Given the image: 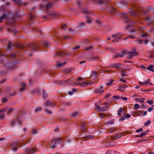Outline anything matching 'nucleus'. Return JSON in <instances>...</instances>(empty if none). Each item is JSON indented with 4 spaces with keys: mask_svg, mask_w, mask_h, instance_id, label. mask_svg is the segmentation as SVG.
<instances>
[{
    "mask_svg": "<svg viewBox=\"0 0 154 154\" xmlns=\"http://www.w3.org/2000/svg\"><path fill=\"white\" fill-rule=\"evenodd\" d=\"M43 45L46 48L49 47L48 43L46 42H33L32 43L28 44V46L31 49L29 50L31 52L36 51L39 48H41V45Z\"/></svg>",
    "mask_w": 154,
    "mask_h": 154,
    "instance_id": "f257e3e1",
    "label": "nucleus"
},
{
    "mask_svg": "<svg viewBox=\"0 0 154 154\" xmlns=\"http://www.w3.org/2000/svg\"><path fill=\"white\" fill-rule=\"evenodd\" d=\"M70 54V53H68L65 51H57V53L55 54L54 56H57L59 57H63L64 56L66 57L69 56Z\"/></svg>",
    "mask_w": 154,
    "mask_h": 154,
    "instance_id": "f03ea898",
    "label": "nucleus"
},
{
    "mask_svg": "<svg viewBox=\"0 0 154 154\" xmlns=\"http://www.w3.org/2000/svg\"><path fill=\"white\" fill-rule=\"evenodd\" d=\"M110 1V0H106V1L103 0H93V2L94 4L97 3L99 5H102L103 4L106 5L108 4V2Z\"/></svg>",
    "mask_w": 154,
    "mask_h": 154,
    "instance_id": "7ed1b4c3",
    "label": "nucleus"
},
{
    "mask_svg": "<svg viewBox=\"0 0 154 154\" xmlns=\"http://www.w3.org/2000/svg\"><path fill=\"white\" fill-rule=\"evenodd\" d=\"M121 17L125 19V20L124 21V22L125 23L132 22V21L129 19L127 13H122V14Z\"/></svg>",
    "mask_w": 154,
    "mask_h": 154,
    "instance_id": "20e7f679",
    "label": "nucleus"
},
{
    "mask_svg": "<svg viewBox=\"0 0 154 154\" xmlns=\"http://www.w3.org/2000/svg\"><path fill=\"white\" fill-rule=\"evenodd\" d=\"M63 137H59L58 138L53 139H52L51 142L55 144V145L59 144L61 143H63V141H61V140H63Z\"/></svg>",
    "mask_w": 154,
    "mask_h": 154,
    "instance_id": "39448f33",
    "label": "nucleus"
},
{
    "mask_svg": "<svg viewBox=\"0 0 154 154\" xmlns=\"http://www.w3.org/2000/svg\"><path fill=\"white\" fill-rule=\"evenodd\" d=\"M105 10L109 13L113 14L116 12V9L112 7H107L105 8Z\"/></svg>",
    "mask_w": 154,
    "mask_h": 154,
    "instance_id": "423d86ee",
    "label": "nucleus"
},
{
    "mask_svg": "<svg viewBox=\"0 0 154 154\" xmlns=\"http://www.w3.org/2000/svg\"><path fill=\"white\" fill-rule=\"evenodd\" d=\"M16 4H17L19 6H21L22 5L25 6L26 5L27 2L23 3L21 0H12Z\"/></svg>",
    "mask_w": 154,
    "mask_h": 154,
    "instance_id": "0eeeda50",
    "label": "nucleus"
},
{
    "mask_svg": "<svg viewBox=\"0 0 154 154\" xmlns=\"http://www.w3.org/2000/svg\"><path fill=\"white\" fill-rule=\"evenodd\" d=\"M12 146L11 147L12 150L14 152L17 151V149L20 147V146H19V144L16 142L12 144Z\"/></svg>",
    "mask_w": 154,
    "mask_h": 154,
    "instance_id": "6e6552de",
    "label": "nucleus"
},
{
    "mask_svg": "<svg viewBox=\"0 0 154 154\" xmlns=\"http://www.w3.org/2000/svg\"><path fill=\"white\" fill-rule=\"evenodd\" d=\"M122 136V135L121 134V133H119L115 135L113 137L111 136L110 137L112 140H115L120 138Z\"/></svg>",
    "mask_w": 154,
    "mask_h": 154,
    "instance_id": "1a4fd4ad",
    "label": "nucleus"
},
{
    "mask_svg": "<svg viewBox=\"0 0 154 154\" xmlns=\"http://www.w3.org/2000/svg\"><path fill=\"white\" fill-rule=\"evenodd\" d=\"M127 54L129 56L130 58H131L133 56L137 55V53L136 52L129 51L127 52Z\"/></svg>",
    "mask_w": 154,
    "mask_h": 154,
    "instance_id": "9d476101",
    "label": "nucleus"
},
{
    "mask_svg": "<svg viewBox=\"0 0 154 154\" xmlns=\"http://www.w3.org/2000/svg\"><path fill=\"white\" fill-rule=\"evenodd\" d=\"M121 64L120 63H113L111 65V66L112 67L115 68L117 69H120Z\"/></svg>",
    "mask_w": 154,
    "mask_h": 154,
    "instance_id": "9b49d317",
    "label": "nucleus"
},
{
    "mask_svg": "<svg viewBox=\"0 0 154 154\" xmlns=\"http://www.w3.org/2000/svg\"><path fill=\"white\" fill-rule=\"evenodd\" d=\"M56 83L58 84H62L63 85L69 84V83H67V81L66 80H62L60 81H58L56 82Z\"/></svg>",
    "mask_w": 154,
    "mask_h": 154,
    "instance_id": "f8f14e48",
    "label": "nucleus"
},
{
    "mask_svg": "<svg viewBox=\"0 0 154 154\" xmlns=\"http://www.w3.org/2000/svg\"><path fill=\"white\" fill-rule=\"evenodd\" d=\"M92 84V83H90L87 81H86V82H84L82 83H81L80 84V85L82 87H85L86 86L88 85H90Z\"/></svg>",
    "mask_w": 154,
    "mask_h": 154,
    "instance_id": "ddd939ff",
    "label": "nucleus"
},
{
    "mask_svg": "<svg viewBox=\"0 0 154 154\" xmlns=\"http://www.w3.org/2000/svg\"><path fill=\"white\" fill-rule=\"evenodd\" d=\"M108 109V108L107 106L105 108H101L100 106L98 107H97V109L100 112L104 111L105 110H107Z\"/></svg>",
    "mask_w": 154,
    "mask_h": 154,
    "instance_id": "4468645a",
    "label": "nucleus"
},
{
    "mask_svg": "<svg viewBox=\"0 0 154 154\" xmlns=\"http://www.w3.org/2000/svg\"><path fill=\"white\" fill-rule=\"evenodd\" d=\"M12 44H11V42H10L8 45L7 46V50H11L13 49V48H14L15 45H14V46H12Z\"/></svg>",
    "mask_w": 154,
    "mask_h": 154,
    "instance_id": "2eb2a0df",
    "label": "nucleus"
},
{
    "mask_svg": "<svg viewBox=\"0 0 154 154\" xmlns=\"http://www.w3.org/2000/svg\"><path fill=\"white\" fill-rule=\"evenodd\" d=\"M127 87V86L125 84H123L119 86V91H123L125 88Z\"/></svg>",
    "mask_w": 154,
    "mask_h": 154,
    "instance_id": "dca6fc26",
    "label": "nucleus"
},
{
    "mask_svg": "<svg viewBox=\"0 0 154 154\" xmlns=\"http://www.w3.org/2000/svg\"><path fill=\"white\" fill-rule=\"evenodd\" d=\"M154 66L152 65H150L147 68V69L151 72H154Z\"/></svg>",
    "mask_w": 154,
    "mask_h": 154,
    "instance_id": "f3484780",
    "label": "nucleus"
},
{
    "mask_svg": "<svg viewBox=\"0 0 154 154\" xmlns=\"http://www.w3.org/2000/svg\"><path fill=\"white\" fill-rule=\"evenodd\" d=\"M35 152V149L33 148L30 149H29L27 152L29 154H32Z\"/></svg>",
    "mask_w": 154,
    "mask_h": 154,
    "instance_id": "a211bd4d",
    "label": "nucleus"
},
{
    "mask_svg": "<svg viewBox=\"0 0 154 154\" xmlns=\"http://www.w3.org/2000/svg\"><path fill=\"white\" fill-rule=\"evenodd\" d=\"M26 87V84L25 83H21V88L20 89V91H23L25 90L26 89L25 88Z\"/></svg>",
    "mask_w": 154,
    "mask_h": 154,
    "instance_id": "6ab92c4d",
    "label": "nucleus"
},
{
    "mask_svg": "<svg viewBox=\"0 0 154 154\" xmlns=\"http://www.w3.org/2000/svg\"><path fill=\"white\" fill-rule=\"evenodd\" d=\"M120 99V97L119 96L115 95L109 99V101L110 102H111L112 100H116L117 99Z\"/></svg>",
    "mask_w": 154,
    "mask_h": 154,
    "instance_id": "aec40b11",
    "label": "nucleus"
},
{
    "mask_svg": "<svg viewBox=\"0 0 154 154\" xmlns=\"http://www.w3.org/2000/svg\"><path fill=\"white\" fill-rule=\"evenodd\" d=\"M95 91L97 93H98L100 94L103 93L104 92V90L102 89H101L97 88L95 89Z\"/></svg>",
    "mask_w": 154,
    "mask_h": 154,
    "instance_id": "412c9836",
    "label": "nucleus"
},
{
    "mask_svg": "<svg viewBox=\"0 0 154 154\" xmlns=\"http://www.w3.org/2000/svg\"><path fill=\"white\" fill-rule=\"evenodd\" d=\"M119 54L120 56H120V57H123L125 54H127V51L125 50H122L121 52L119 53Z\"/></svg>",
    "mask_w": 154,
    "mask_h": 154,
    "instance_id": "4be33fe9",
    "label": "nucleus"
},
{
    "mask_svg": "<svg viewBox=\"0 0 154 154\" xmlns=\"http://www.w3.org/2000/svg\"><path fill=\"white\" fill-rule=\"evenodd\" d=\"M48 14L49 15V17L52 18L53 19L56 16H57V14H56V13L52 14V13H48Z\"/></svg>",
    "mask_w": 154,
    "mask_h": 154,
    "instance_id": "5701e85b",
    "label": "nucleus"
},
{
    "mask_svg": "<svg viewBox=\"0 0 154 154\" xmlns=\"http://www.w3.org/2000/svg\"><path fill=\"white\" fill-rule=\"evenodd\" d=\"M94 138V136L92 135H88L84 137V139L86 140L91 139Z\"/></svg>",
    "mask_w": 154,
    "mask_h": 154,
    "instance_id": "b1692460",
    "label": "nucleus"
},
{
    "mask_svg": "<svg viewBox=\"0 0 154 154\" xmlns=\"http://www.w3.org/2000/svg\"><path fill=\"white\" fill-rule=\"evenodd\" d=\"M86 125V124L85 123L82 122V125L81 127V129L83 131H85V125Z\"/></svg>",
    "mask_w": 154,
    "mask_h": 154,
    "instance_id": "393cba45",
    "label": "nucleus"
},
{
    "mask_svg": "<svg viewBox=\"0 0 154 154\" xmlns=\"http://www.w3.org/2000/svg\"><path fill=\"white\" fill-rule=\"evenodd\" d=\"M53 4H51V3H49L47 4L46 5V6L45 7L46 9H50L51 8L52 6L53 5Z\"/></svg>",
    "mask_w": 154,
    "mask_h": 154,
    "instance_id": "a878e982",
    "label": "nucleus"
},
{
    "mask_svg": "<svg viewBox=\"0 0 154 154\" xmlns=\"http://www.w3.org/2000/svg\"><path fill=\"white\" fill-rule=\"evenodd\" d=\"M8 16H9V14L8 13H4L2 16L0 17L2 19H5Z\"/></svg>",
    "mask_w": 154,
    "mask_h": 154,
    "instance_id": "bb28decb",
    "label": "nucleus"
},
{
    "mask_svg": "<svg viewBox=\"0 0 154 154\" xmlns=\"http://www.w3.org/2000/svg\"><path fill=\"white\" fill-rule=\"evenodd\" d=\"M82 11L83 13H85L86 14H90V12L87 9L85 8L83 9Z\"/></svg>",
    "mask_w": 154,
    "mask_h": 154,
    "instance_id": "cd10ccee",
    "label": "nucleus"
},
{
    "mask_svg": "<svg viewBox=\"0 0 154 154\" xmlns=\"http://www.w3.org/2000/svg\"><path fill=\"white\" fill-rule=\"evenodd\" d=\"M42 110V108L41 107H39L36 108L35 110V112H38L41 111Z\"/></svg>",
    "mask_w": 154,
    "mask_h": 154,
    "instance_id": "c85d7f7f",
    "label": "nucleus"
},
{
    "mask_svg": "<svg viewBox=\"0 0 154 154\" xmlns=\"http://www.w3.org/2000/svg\"><path fill=\"white\" fill-rule=\"evenodd\" d=\"M136 41L138 42L139 44L142 45L143 42V39H139L138 40Z\"/></svg>",
    "mask_w": 154,
    "mask_h": 154,
    "instance_id": "c756f323",
    "label": "nucleus"
},
{
    "mask_svg": "<svg viewBox=\"0 0 154 154\" xmlns=\"http://www.w3.org/2000/svg\"><path fill=\"white\" fill-rule=\"evenodd\" d=\"M66 63L67 62H65L63 63H58L57 64V66L58 67H60L62 66H63L65 65L66 64Z\"/></svg>",
    "mask_w": 154,
    "mask_h": 154,
    "instance_id": "7c9ffc66",
    "label": "nucleus"
},
{
    "mask_svg": "<svg viewBox=\"0 0 154 154\" xmlns=\"http://www.w3.org/2000/svg\"><path fill=\"white\" fill-rule=\"evenodd\" d=\"M42 92L43 93V97L45 98L47 97V94L45 92V91L44 90H43L42 91Z\"/></svg>",
    "mask_w": 154,
    "mask_h": 154,
    "instance_id": "2f4dec72",
    "label": "nucleus"
},
{
    "mask_svg": "<svg viewBox=\"0 0 154 154\" xmlns=\"http://www.w3.org/2000/svg\"><path fill=\"white\" fill-rule=\"evenodd\" d=\"M51 101L49 100H48L46 102H45V104L44 105L45 106H49V105H50V103H51Z\"/></svg>",
    "mask_w": 154,
    "mask_h": 154,
    "instance_id": "473e14b6",
    "label": "nucleus"
},
{
    "mask_svg": "<svg viewBox=\"0 0 154 154\" xmlns=\"http://www.w3.org/2000/svg\"><path fill=\"white\" fill-rule=\"evenodd\" d=\"M72 71V70H70L68 68L64 69H63V71L66 73H68Z\"/></svg>",
    "mask_w": 154,
    "mask_h": 154,
    "instance_id": "72a5a7b5",
    "label": "nucleus"
},
{
    "mask_svg": "<svg viewBox=\"0 0 154 154\" xmlns=\"http://www.w3.org/2000/svg\"><path fill=\"white\" fill-rule=\"evenodd\" d=\"M115 130V128L112 127L109 129V132L110 133H112L114 132Z\"/></svg>",
    "mask_w": 154,
    "mask_h": 154,
    "instance_id": "f704fd0d",
    "label": "nucleus"
},
{
    "mask_svg": "<svg viewBox=\"0 0 154 154\" xmlns=\"http://www.w3.org/2000/svg\"><path fill=\"white\" fill-rule=\"evenodd\" d=\"M125 72V71L124 70L121 71V73L122 74V76H125L128 75V74H127V73Z\"/></svg>",
    "mask_w": 154,
    "mask_h": 154,
    "instance_id": "c9c22d12",
    "label": "nucleus"
},
{
    "mask_svg": "<svg viewBox=\"0 0 154 154\" xmlns=\"http://www.w3.org/2000/svg\"><path fill=\"white\" fill-rule=\"evenodd\" d=\"M122 111V107H120L119 108L117 114L118 116H120L121 115V112Z\"/></svg>",
    "mask_w": 154,
    "mask_h": 154,
    "instance_id": "e433bc0d",
    "label": "nucleus"
},
{
    "mask_svg": "<svg viewBox=\"0 0 154 154\" xmlns=\"http://www.w3.org/2000/svg\"><path fill=\"white\" fill-rule=\"evenodd\" d=\"M6 10V7L5 5H3L0 8V11H4Z\"/></svg>",
    "mask_w": 154,
    "mask_h": 154,
    "instance_id": "4c0bfd02",
    "label": "nucleus"
},
{
    "mask_svg": "<svg viewBox=\"0 0 154 154\" xmlns=\"http://www.w3.org/2000/svg\"><path fill=\"white\" fill-rule=\"evenodd\" d=\"M151 123V122L149 120H148L146 122H145L144 124V126H146L150 124Z\"/></svg>",
    "mask_w": 154,
    "mask_h": 154,
    "instance_id": "58836bf2",
    "label": "nucleus"
},
{
    "mask_svg": "<svg viewBox=\"0 0 154 154\" xmlns=\"http://www.w3.org/2000/svg\"><path fill=\"white\" fill-rule=\"evenodd\" d=\"M114 81V80L112 79H110V82L107 83H106L107 86H110L112 84L113 82Z\"/></svg>",
    "mask_w": 154,
    "mask_h": 154,
    "instance_id": "ea45409f",
    "label": "nucleus"
},
{
    "mask_svg": "<svg viewBox=\"0 0 154 154\" xmlns=\"http://www.w3.org/2000/svg\"><path fill=\"white\" fill-rule=\"evenodd\" d=\"M135 113L137 114L138 116H140L142 115V112L138 110L137 111L135 112Z\"/></svg>",
    "mask_w": 154,
    "mask_h": 154,
    "instance_id": "a19ab883",
    "label": "nucleus"
},
{
    "mask_svg": "<svg viewBox=\"0 0 154 154\" xmlns=\"http://www.w3.org/2000/svg\"><path fill=\"white\" fill-rule=\"evenodd\" d=\"M147 140H148L147 139H146V138L144 139H143L140 140L139 141H137V143H139L140 142L146 141H147Z\"/></svg>",
    "mask_w": 154,
    "mask_h": 154,
    "instance_id": "79ce46f5",
    "label": "nucleus"
},
{
    "mask_svg": "<svg viewBox=\"0 0 154 154\" xmlns=\"http://www.w3.org/2000/svg\"><path fill=\"white\" fill-rule=\"evenodd\" d=\"M85 25V23L84 22H80L79 23L78 26L79 28H81L82 26H84Z\"/></svg>",
    "mask_w": 154,
    "mask_h": 154,
    "instance_id": "37998d69",
    "label": "nucleus"
},
{
    "mask_svg": "<svg viewBox=\"0 0 154 154\" xmlns=\"http://www.w3.org/2000/svg\"><path fill=\"white\" fill-rule=\"evenodd\" d=\"M148 36V34L147 33L142 34L140 35V37L142 38H145Z\"/></svg>",
    "mask_w": 154,
    "mask_h": 154,
    "instance_id": "c03bdc74",
    "label": "nucleus"
},
{
    "mask_svg": "<svg viewBox=\"0 0 154 154\" xmlns=\"http://www.w3.org/2000/svg\"><path fill=\"white\" fill-rule=\"evenodd\" d=\"M132 25L131 24H128L125 27V29L127 30L128 29L129 27H131Z\"/></svg>",
    "mask_w": 154,
    "mask_h": 154,
    "instance_id": "a18cd8bd",
    "label": "nucleus"
},
{
    "mask_svg": "<svg viewBox=\"0 0 154 154\" xmlns=\"http://www.w3.org/2000/svg\"><path fill=\"white\" fill-rule=\"evenodd\" d=\"M120 38V37H117L115 38L112 40V42H117Z\"/></svg>",
    "mask_w": 154,
    "mask_h": 154,
    "instance_id": "49530a36",
    "label": "nucleus"
},
{
    "mask_svg": "<svg viewBox=\"0 0 154 154\" xmlns=\"http://www.w3.org/2000/svg\"><path fill=\"white\" fill-rule=\"evenodd\" d=\"M32 133L33 134H35L37 133V131L36 130L32 129Z\"/></svg>",
    "mask_w": 154,
    "mask_h": 154,
    "instance_id": "de8ad7c7",
    "label": "nucleus"
},
{
    "mask_svg": "<svg viewBox=\"0 0 154 154\" xmlns=\"http://www.w3.org/2000/svg\"><path fill=\"white\" fill-rule=\"evenodd\" d=\"M2 101L4 103L7 102L8 101V100L6 98H4L2 99Z\"/></svg>",
    "mask_w": 154,
    "mask_h": 154,
    "instance_id": "09e8293b",
    "label": "nucleus"
},
{
    "mask_svg": "<svg viewBox=\"0 0 154 154\" xmlns=\"http://www.w3.org/2000/svg\"><path fill=\"white\" fill-rule=\"evenodd\" d=\"M139 107V105L137 103H136L134 105V109H138Z\"/></svg>",
    "mask_w": 154,
    "mask_h": 154,
    "instance_id": "8fccbe9b",
    "label": "nucleus"
},
{
    "mask_svg": "<svg viewBox=\"0 0 154 154\" xmlns=\"http://www.w3.org/2000/svg\"><path fill=\"white\" fill-rule=\"evenodd\" d=\"M78 113H79V112H75L72 114V116L73 117H75L76 116L78 115Z\"/></svg>",
    "mask_w": 154,
    "mask_h": 154,
    "instance_id": "3c124183",
    "label": "nucleus"
},
{
    "mask_svg": "<svg viewBox=\"0 0 154 154\" xmlns=\"http://www.w3.org/2000/svg\"><path fill=\"white\" fill-rule=\"evenodd\" d=\"M87 22L88 23H92V19L91 18H88L87 19Z\"/></svg>",
    "mask_w": 154,
    "mask_h": 154,
    "instance_id": "603ef678",
    "label": "nucleus"
},
{
    "mask_svg": "<svg viewBox=\"0 0 154 154\" xmlns=\"http://www.w3.org/2000/svg\"><path fill=\"white\" fill-rule=\"evenodd\" d=\"M146 103H148L150 105H152V103H153V101L152 100H147L146 101Z\"/></svg>",
    "mask_w": 154,
    "mask_h": 154,
    "instance_id": "864d4df0",
    "label": "nucleus"
},
{
    "mask_svg": "<svg viewBox=\"0 0 154 154\" xmlns=\"http://www.w3.org/2000/svg\"><path fill=\"white\" fill-rule=\"evenodd\" d=\"M7 109V107H5V108H3L2 109H1L0 112H5L6 111Z\"/></svg>",
    "mask_w": 154,
    "mask_h": 154,
    "instance_id": "5fc2aeb1",
    "label": "nucleus"
},
{
    "mask_svg": "<svg viewBox=\"0 0 154 154\" xmlns=\"http://www.w3.org/2000/svg\"><path fill=\"white\" fill-rule=\"evenodd\" d=\"M13 110V109L12 108H9L8 110V114L11 113Z\"/></svg>",
    "mask_w": 154,
    "mask_h": 154,
    "instance_id": "6e6d98bb",
    "label": "nucleus"
},
{
    "mask_svg": "<svg viewBox=\"0 0 154 154\" xmlns=\"http://www.w3.org/2000/svg\"><path fill=\"white\" fill-rule=\"evenodd\" d=\"M114 123V121L113 120H112L111 121H109L107 122V124H113Z\"/></svg>",
    "mask_w": 154,
    "mask_h": 154,
    "instance_id": "4d7b16f0",
    "label": "nucleus"
},
{
    "mask_svg": "<svg viewBox=\"0 0 154 154\" xmlns=\"http://www.w3.org/2000/svg\"><path fill=\"white\" fill-rule=\"evenodd\" d=\"M92 74L93 75H94V76H97V72H96L94 71H92Z\"/></svg>",
    "mask_w": 154,
    "mask_h": 154,
    "instance_id": "13d9d810",
    "label": "nucleus"
},
{
    "mask_svg": "<svg viewBox=\"0 0 154 154\" xmlns=\"http://www.w3.org/2000/svg\"><path fill=\"white\" fill-rule=\"evenodd\" d=\"M96 22L97 23H98L99 24L100 26H102L101 23L100 22V20H99V19H97L96 20Z\"/></svg>",
    "mask_w": 154,
    "mask_h": 154,
    "instance_id": "bf43d9fd",
    "label": "nucleus"
},
{
    "mask_svg": "<svg viewBox=\"0 0 154 154\" xmlns=\"http://www.w3.org/2000/svg\"><path fill=\"white\" fill-rule=\"evenodd\" d=\"M145 84V85H147V84H146V82H139V85H141L142 86H143V84Z\"/></svg>",
    "mask_w": 154,
    "mask_h": 154,
    "instance_id": "052dcab7",
    "label": "nucleus"
},
{
    "mask_svg": "<svg viewBox=\"0 0 154 154\" xmlns=\"http://www.w3.org/2000/svg\"><path fill=\"white\" fill-rule=\"evenodd\" d=\"M105 49L106 50H109L110 51H114L115 50V49L113 48H105Z\"/></svg>",
    "mask_w": 154,
    "mask_h": 154,
    "instance_id": "680f3d73",
    "label": "nucleus"
},
{
    "mask_svg": "<svg viewBox=\"0 0 154 154\" xmlns=\"http://www.w3.org/2000/svg\"><path fill=\"white\" fill-rule=\"evenodd\" d=\"M143 130V128H140L138 129L137 130H136V132L137 133H139L141 131H142Z\"/></svg>",
    "mask_w": 154,
    "mask_h": 154,
    "instance_id": "e2e57ef3",
    "label": "nucleus"
},
{
    "mask_svg": "<svg viewBox=\"0 0 154 154\" xmlns=\"http://www.w3.org/2000/svg\"><path fill=\"white\" fill-rule=\"evenodd\" d=\"M146 135V132H143L140 134V136L141 137L143 136Z\"/></svg>",
    "mask_w": 154,
    "mask_h": 154,
    "instance_id": "0e129e2a",
    "label": "nucleus"
},
{
    "mask_svg": "<svg viewBox=\"0 0 154 154\" xmlns=\"http://www.w3.org/2000/svg\"><path fill=\"white\" fill-rule=\"evenodd\" d=\"M5 117V115L3 114H2L0 116V119L1 120H2L4 119Z\"/></svg>",
    "mask_w": 154,
    "mask_h": 154,
    "instance_id": "69168bd1",
    "label": "nucleus"
},
{
    "mask_svg": "<svg viewBox=\"0 0 154 154\" xmlns=\"http://www.w3.org/2000/svg\"><path fill=\"white\" fill-rule=\"evenodd\" d=\"M29 17L30 20H32L34 17V16L31 14H29Z\"/></svg>",
    "mask_w": 154,
    "mask_h": 154,
    "instance_id": "338daca9",
    "label": "nucleus"
},
{
    "mask_svg": "<svg viewBox=\"0 0 154 154\" xmlns=\"http://www.w3.org/2000/svg\"><path fill=\"white\" fill-rule=\"evenodd\" d=\"M10 123L11 124V126H13L15 124V121H11Z\"/></svg>",
    "mask_w": 154,
    "mask_h": 154,
    "instance_id": "774afa93",
    "label": "nucleus"
}]
</instances>
